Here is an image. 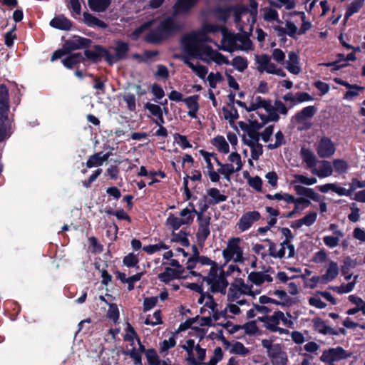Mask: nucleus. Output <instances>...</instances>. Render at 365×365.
Listing matches in <instances>:
<instances>
[{
    "label": "nucleus",
    "mask_w": 365,
    "mask_h": 365,
    "mask_svg": "<svg viewBox=\"0 0 365 365\" xmlns=\"http://www.w3.org/2000/svg\"><path fill=\"white\" fill-rule=\"evenodd\" d=\"M198 304H201L200 313L204 317L198 318V324L202 326H214V322L223 317V314L217 311V304L215 302L212 296L207 293H201L197 299Z\"/></svg>",
    "instance_id": "4"
},
{
    "label": "nucleus",
    "mask_w": 365,
    "mask_h": 365,
    "mask_svg": "<svg viewBox=\"0 0 365 365\" xmlns=\"http://www.w3.org/2000/svg\"><path fill=\"white\" fill-rule=\"evenodd\" d=\"M248 280L257 287L261 286L264 282H271L273 280L269 271L252 272L248 275Z\"/></svg>",
    "instance_id": "22"
},
{
    "label": "nucleus",
    "mask_w": 365,
    "mask_h": 365,
    "mask_svg": "<svg viewBox=\"0 0 365 365\" xmlns=\"http://www.w3.org/2000/svg\"><path fill=\"white\" fill-rule=\"evenodd\" d=\"M315 148L318 155L321 158H329L335 153L334 143L327 137L320 139L316 144Z\"/></svg>",
    "instance_id": "18"
},
{
    "label": "nucleus",
    "mask_w": 365,
    "mask_h": 365,
    "mask_svg": "<svg viewBox=\"0 0 365 365\" xmlns=\"http://www.w3.org/2000/svg\"><path fill=\"white\" fill-rule=\"evenodd\" d=\"M166 225L173 230V231L178 230L181 226L185 225L182 223L180 217L173 214H170L166 220Z\"/></svg>",
    "instance_id": "48"
},
{
    "label": "nucleus",
    "mask_w": 365,
    "mask_h": 365,
    "mask_svg": "<svg viewBox=\"0 0 365 365\" xmlns=\"http://www.w3.org/2000/svg\"><path fill=\"white\" fill-rule=\"evenodd\" d=\"M284 63L286 69L292 74L297 75L302 71L299 55L294 51L289 52L288 58Z\"/></svg>",
    "instance_id": "21"
},
{
    "label": "nucleus",
    "mask_w": 365,
    "mask_h": 365,
    "mask_svg": "<svg viewBox=\"0 0 365 365\" xmlns=\"http://www.w3.org/2000/svg\"><path fill=\"white\" fill-rule=\"evenodd\" d=\"M322 296L320 292H317L309 297L308 302L310 306L317 309H324L327 304L322 300Z\"/></svg>",
    "instance_id": "47"
},
{
    "label": "nucleus",
    "mask_w": 365,
    "mask_h": 365,
    "mask_svg": "<svg viewBox=\"0 0 365 365\" xmlns=\"http://www.w3.org/2000/svg\"><path fill=\"white\" fill-rule=\"evenodd\" d=\"M230 353L245 356L249 353V350L242 343L236 341L232 344Z\"/></svg>",
    "instance_id": "60"
},
{
    "label": "nucleus",
    "mask_w": 365,
    "mask_h": 365,
    "mask_svg": "<svg viewBox=\"0 0 365 365\" xmlns=\"http://www.w3.org/2000/svg\"><path fill=\"white\" fill-rule=\"evenodd\" d=\"M83 59V57L82 55L80 53H76L65 58L63 61V63L66 67L71 68L74 65L81 62Z\"/></svg>",
    "instance_id": "52"
},
{
    "label": "nucleus",
    "mask_w": 365,
    "mask_h": 365,
    "mask_svg": "<svg viewBox=\"0 0 365 365\" xmlns=\"http://www.w3.org/2000/svg\"><path fill=\"white\" fill-rule=\"evenodd\" d=\"M302 162L304 163L307 168L314 169L317 163V158L314 153L309 149L302 148L300 152Z\"/></svg>",
    "instance_id": "32"
},
{
    "label": "nucleus",
    "mask_w": 365,
    "mask_h": 365,
    "mask_svg": "<svg viewBox=\"0 0 365 365\" xmlns=\"http://www.w3.org/2000/svg\"><path fill=\"white\" fill-rule=\"evenodd\" d=\"M339 274L338 264L333 261H331L328 265L327 271L322 276V283L327 284L333 281Z\"/></svg>",
    "instance_id": "34"
},
{
    "label": "nucleus",
    "mask_w": 365,
    "mask_h": 365,
    "mask_svg": "<svg viewBox=\"0 0 365 365\" xmlns=\"http://www.w3.org/2000/svg\"><path fill=\"white\" fill-rule=\"evenodd\" d=\"M109 157L108 153L102 154L101 153H96L89 158L86 163L88 168L98 167L103 165Z\"/></svg>",
    "instance_id": "40"
},
{
    "label": "nucleus",
    "mask_w": 365,
    "mask_h": 365,
    "mask_svg": "<svg viewBox=\"0 0 365 365\" xmlns=\"http://www.w3.org/2000/svg\"><path fill=\"white\" fill-rule=\"evenodd\" d=\"M199 96L194 95L183 99V102L187 108V115L192 118L197 119V112L200 109L198 103Z\"/></svg>",
    "instance_id": "24"
},
{
    "label": "nucleus",
    "mask_w": 365,
    "mask_h": 365,
    "mask_svg": "<svg viewBox=\"0 0 365 365\" xmlns=\"http://www.w3.org/2000/svg\"><path fill=\"white\" fill-rule=\"evenodd\" d=\"M260 213L258 211H248L245 212L239 219L236 226L241 232L248 230L255 222L260 219Z\"/></svg>",
    "instance_id": "17"
},
{
    "label": "nucleus",
    "mask_w": 365,
    "mask_h": 365,
    "mask_svg": "<svg viewBox=\"0 0 365 365\" xmlns=\"http://www.w3.org/2000/svg\"><path fill=\"white\" fill-rule=\"evenodd\" d=\"M349 356L345 350L341 347L331 348L324 350L320 356V360L328 364L334 365V363Z\"/></svg>",
    "instance_id": "15"
},
{
    "label": "nucleus",
    "mask_w": 365,
    "mask_h": 365,
    "mask_svg": "<svg viewBox=\"0 0 365 365\" xmlns=\"http://www.w3.org/2000/svg\"><path fill=\"white\" fill-rule=\"evenodd\" d=\"M317 189L323 193H327L331 190L336 192L339 196H348L350 194L349 190L338 185L336 183H327L325 185H319L317 187Z\"/></svg>",
    "instance_id": "31"
},
{
    "label": "nucleus",
    "mask_w": 365,
    "mask_h": 365,
    "mask_svg": "<svg viewBox=\"0 0 365 365\" xmlns=\"http://www.w3.org/2000/svg\"><path fill=\"white\" fill-rule=\"evenodd\" d=\"M235 103L246 111H255L258 115L260 121L257 119L250 120L252 128L255 129H260L267 122L277 121L279 119V113L283 115L287 113V108L282 102L277 101L272 104L271 101L259 96H251L247 102L237 100Z\"/></svg>",
    "instance_id": "2"
},
{
    "label": "nucleus",
    "mask_w": 365,
    "mask_h": 365,
    "mask_svg": "<svg viewBox=\"0 0 365 365\" xmlns=\"http://www.w3.org/2000/svg\"><path fill=\"white\" fill-rule=\"evenodd\" d=\"M233 283L242 294L248 295L255 298L260 293L259 289H253V285L245 283L244 280L241 278L235 279Z\"/></svg>",
    "instance_id": "25"
},
{
    "label": "nucleus",
    "mask_w": 365,
    "mask_h": 365,
    "mask_svg": "<svg viewBox=\"0 0 365 365\" xmlns=\"http://www.w3.org/2000/svg\"><path fill=\"white\" fill-rule=\"evenodd\" d=\"M257 63V68L259 72H266L269 74L276 75L280 77H285L286 73L281 68L277 66L274 63L272 62L271 58L267 54H261L255 56Z\"/></svg>",
    "instance_id": "13"
},
{
    "label": "nucleus",
    "mask_w": 365,
    "mask_h": 365,
    "mask_svg": "<svg viewBox=\"0 0 365 365\" xmlns=\"http://www.w3.org/2000/svg\"><path fill=\"white\" fill-rule=\"evenodd\" d=\"M237 304L230 303L227 304L225 311L230 312L234 315H237L241 312V309L239 305L243 306L247 304V301L245 299H240L236 302Z\"/></svg>",
    "instance_id": "57"
},
{
    "label": "nucleus",
    "mask_w": 365,
    "mask_h": 365,
    "mask_svg": "<svg viewBox=\"0 0 365 365\" xmlns=\"http://www.w3.org/2000/svg\"><path fill=\"white\" fill-rule=\"evenodd\" d=\"M312 173L318 176L319 178H324L331 176L333 173V167L331 164L327 160L319 162L318 168L316 167L312 170Z\"/></svg>",
    "instance_id": "27"
},
{
    "label": "nucleus",
    "mask_w": 365,
    "mask_h": 365,
    "mask_svg": "<svg viewBox=\"0 0 365 365\" xmlns=\"http://www.w3.org/2000/svg\"><path fill=\"white\" fill-rule=\"evenodd\" d=\"M110 4V0H88V4L91 10L97 12L105 11Z\"/></svg>",
    "instance_id": "46"
},
{
    "label": "nucleus",
    "mask_w": 365,
    "mask_h": 365,
    "mask_svg": "<svg viewBox=\"0 0 365 365\" xmlns=\"http://www.w3.org/2000/svg\"><path fill=\"white\" fill-rule=\"evenodd\" d=\"M242 239L238 237H232L226 242V247L222 250V255L226 263L234 262L242 263L245 261L244 248L242 245Z\"/></svg>",
    "instance_id": "9"
},
{
    "label": "nucleus",
    "mask_w": 365,
    "mask_h": 365,
    "mask_svg": "<svg viewBox=\"0 0 365 365\" xmlns=\"http://www.w3.org/2000/svg\"><path fill=\"white\" fill-rule=\"evenodd\" d=\"M235 103L246 111H255L258 115L260 121L257 119L250 120L252 128L255 129H260L267 122L277 121L279 119V113L283 115L287 113V108L282 102L277 101L272 104L271 101L259 96H251L247 102L237 100Z\"/></svg>",
    "instance_id": "3"
},
{
    "label": "nucleus",
    "mask_w": 365,
    "mask_h": 365,
    "mask_svg": "<svg viewBox=\"0 0 365 365\" xmlns=\"http://www.w3.org/2000/svg\"><path fill=\"white\" fill-rule=\"evenodd\" d=\"M207 284L212 292H219L225 294L228 286L225 271L222 267L214 266L210 268L207 276L205 277Z\"/></svg>",
    "instance_id": "10"
},
{
    "label": "nucleus",
    "mask_w": 365,
    "mask_h": 365,
    "mask_svg": "<svg viewBox=\"0 0 365 365\" xmlns=\"http://www.w3.org/2000/svg\"><path fill=\"white\" fill-rule=\"evenodd\" d=\"M197 1V0H179L173 7L174 14L178 15L187 12Z\"/></svg>",
    "instance_id": "35"
},
{
    "label": "nucleus",
    "mask_w": 365,
    "mask_h": 365,
    "mask_svg": "<svg viewBox=\"0 0 365 365\" xmlns=\"http://www.w3.org/2000/svg\"><path fill=\"white\" fill-rule=\"evenodd\" d=\"M171 241L179 242L182 246H188L189 245V240L187 237V234L182 230H180L177 233H175V231H173Z\"/></svg>",
    "instance_id": "51"
},
{
    "label": "nucleus",
    "mask_w": 365,
    "mask_h": 365,
    "mask_svg": "<svg viewBox=\"0 0 365 365\" xmlns=\"http://www.w3.org/2000/svg\"><path fill=\"white\" fill-rule=\"evenodd\" d=\"M145 108L149 110L150 114L154 117L153 120L158 125H161L165 123L163 118V110L158 105L147 103Z\"/></svg>",
    "instance_id": "28"
},
{
    "label": "nucleus",
    "mask_w": 365,
    "mask_h": 365,
    "mask_svg": "<svg viewBox=\"0 0 365 365\" xmlns=\"http://www.w3.org/2000/svg\"><path fill=\"white\" fill-rule=\"evenodd\" d=\"M358 276H355L354 281L347 284H342L340 286H332L330 289L338 294H346L351 292L355 287Z\"/></svg>",
    "instance_id": "44"
},
{
    "label": "nucleus",
    "mask_w": 365,
    "mask_h": 365,
    "mask_svg": "<svg viewBox=\"0 0 365 365\" xmlns=\"http://www.w3.org/2000/svg\"><path fill=\"white\" fill-rule=\"evenodd\" d=\"M223 358L222 350L220 347H217L214 349L213 354L210 357L207 364H200V365H216Z\"/></svg>",
    "instance_id": "59"
},
{
    "label": "nucleus",
    "mask_w": 365,
    "mask_h": 365,
    "mask_svg": "<svg viewBox=\"0 0 365 365\" xmlns=\"http://www.w3.org/2000/svg\"><path fill=\"white\" fill-rule=\"evenodd\" d=\"M363 0H354L347 8L345 14V19H348L355 13H357L362 7Z\"/></svg>",
    "instance_id": "54"
},
{
    "label": "nucleus",
    "mask_w": 365,
    "mask_h": 365,
    "mask_svg": "<svg viewBox=\"0 0 365 365\" xmlns=\"http://www.w3.org/2000/svg\"><path fill=\"white\" fill-rule=\"evenodd\" d=\"M8 90L6 86H0V142L9 138L11 134V123L7 118L9 111Z\"/></svg>",
    "instance_id": "8"
},
{
    "label": "nucleus",
    "mask_w": 365,
    "mask_h": 365,
    "mask_svg": "<svg viewBox=\"0 0 365 365\" xmlns=\"http://www.w3.org/2000/svg\"><path fill=\"white\" fill-rule=\"evenodd\" d=\"M343 237H339L336 235H327L323 237V242L325 245L329 248H334L338 246L340 240Z\"/></svg>",
    "instance_id": "61"
},
{
    "label": "nucleus",
    "mask_w": 365,
    "mask_h": 365,
    "mask_svg": "<svg viewBox=\"0 0 365 365\" xmlns=\"http://www.w3.org/2000/svg\"><path fill=\"white\" fill-rule=\"evenodd\" d=\"M91 41L88 38L80 36H74L65 42L63 48L66 51H68L69 52L71 51L86 47L89 45Z\"/></svg>",
    "instance_id": "23"
},
{
    "label": "nucleus",
    "mask_w": 365,
    "mask_h": 365,
    "mask_svg": "<svg viewBox=\"0 0 365 365\" xmlns=\"http://www.w3.org/2000/svg\"><path fill=\"white\" fill-rule=\"evenodd\" d=\"M100 299L108 304L109 307L107 312V317L114 322H116L120 316L117 304L108 302L103 296H101Z\"/></svg>",
    "instance_id": "45"
},
{
    "label": "nucleus",
    "mask_w": 365,
    "mask_h": 365,
    "mask_svg": "<svg viewBox=\"0 0 365 365\" xmlns=\"http://www.w3.org/2000/svg\"><path fill=\"white\" fill-rule=\"evenodd\" d=\"M125 339L130 341L132 342V344H134L135 341H136L138 345L140 346L141 351L143 349V345L141 344L140 341L135 331L130 324L128 325V331L125 335Z\"/></svg>",
    "instance_id": "58"
},
{
    "label": "nucleus",
    "mask_w": 365,
    "mask_h": 365,
    "mask_svg": "<svg viewBox=\"0 0 365 365\" xmlns=\"http://www.w3.org/2000/svg\"><path fill=\"white\" fill-rule=\"evenodd\" d=\"M315 108L313 106H307L302 110L301 112L296 114L294 119L299 123H303L307 118H309L315 113Z\"/></svg>",
    "instance_id": "43"
},
{
    "label": "nucleus",
    "mask_w": 365,
    "mask_h": 365,
    "mask_svg": "<svg viewBox=\"0 0 365 365\" xmlns=\"http://www.w3.org/2000/svg\"><path fill=\"white\" fill-rule=\"evenodd\" d=\"M310 200L311 199H309L307 197H304V196L296 197L295 203H294V205H295L294 210H296V211L302 210L308 207L312 204Z\"/></svg>",
    "instance_id": "55"
},
{
    "label": "nucleus",
    "mask_w": 365,
    "mask_h": 365,
    "mask_svg": "<svg viewBox=\"0 0 365 365\" xmlns=\"http://www.w3.org/2000/svg\"><path fill=\"white\" fill-rule=\"evenodd\" d=\"M207 196L210 198V202L212 204H218L227 200V196L223 195L217 188H210L207 190Z\"/></svg>",
    "instance_id": "41"
},
{
    "label": "nucleus",
    "mask_w": 365,
    "mask_h": 365,
    "mask_svg": "<svg viewBox=\"0 0 365 365\" xmlns=\"http://www.w3.org/2000/svg\"><path fill=\"white\" fill-rule=\"evenodd\" d=\"M313 325L314 329L322 334H330L331 329L327 326L324 321H323L320 318H314L313 319Z\"/></svg>",
    "instance_id": "50"
},
{
    "label": "nucleus",
    "mask_w": 365,
    "mask_h": 365,
    "mask_svg": "<svg viewBox=\"0 0 365 365\" xmlns=\"http://www.w3.org/2000/svg\"><path fill=\"white\" fill-rule=\"evenodd\" d=\"M222 38L220 48L232 52L235 50H249L252 47L250 40L245 35L234 34L225 29L221 30Z\"/></svg>",
    "instance_id": "6"
},
{
    "label": "nucleus",
    "mask_w": 365,
    "mask_h": 365,
    "mask_svg": "<svg viewBox=\"0 0 365 365\" xmlns=\"http://www.w3.org/2000/svg\"><path fill=\"white\" fill-rule=\"evenodd\" d=\"M115 55L113 57L110 58L109 56H108V60L110 63L117 61L119 59L124 58L126 55V53L128 49V44L123 42H118L115 47Z\"/></svg>",
    "instance_id": "37"
},
{
    "label": "nucleus",
    "mask_w": 365,
    "mask_h": 365,
    "mask_svg": "<svg viewBox=\"0 0 365 365\" xmlns=\"http://www.w3.org/2000/svg\"><path fill=\"white\" fill-rule=\"evenodd\" d=\"M293 178L294 180L291 182V184L293 185L294 190L298 195L307 197L314 202H319L321 196L319 193L312 188L299 185H313L317 182L316 178L308 177L302 174H294Z\"/></svg>",
    "instance_id": "7"
},
{
    "label": "nucleus",
    "mask_w": 365,
    "mask_h": 365,
    "mask_svg": "<svg viewBox=\"0 0 365 365\" xmlns=\"http://www.w3.org/2000/svg\"><path fill=\"white\" fill-rule=\"evenodd\" d=\"M51 26L61 29L69 30L71 28V22L63 16H57L50 21Z\"/></svg>",
    "instance_id": "39"
},
{
    "label": "nucleus",
    "mask_w": 365,
    "mask_h": 365,
    "mask_svg": "<svg viewBox=\"0 0 365 365\" xmlns=\"http://www.w3.org/2000/svg\"><path fill=\"white\" fill-rule=\"evenodd\" d=\"M348 299L352 304H355L354 308L346 311L348 315H354L359 311H361L365 315V301L355 295H349Z\"/></svg>",
    "instance_id": "33"
},
{
    "label": "nucleus",
    "mask_w": 365,
    "mask_h": 365,
    "mask_svg": "<svg viewBox=\"0 0 365 365\" xmlns=\"http://www.w3.org/2000/svg\"><path fill=\"white\" fill-rule=\"evenodd\" d=\"M184 62L200 78H205V76L207 74V68L205 66L200 64L197 61H195L192 58H187L184 60Z\"/></svg>",
    "instance_id": "30"
},
{
    "label": "nucleus",
    "mask_w": 365,
    "mask_h": 365,
    "mask_svg": "<svg viewBox=\"0 0 365 365\" xmlns=\"http://www.w3.org/2000/svg\"><path fill=\"white\" fill-rule=\"evenodd\" d=\"M212 144L220 153L228 154L230 153L229 144L222 135L215 137L212 140Z\"/></svg>",
    "instance_id": "38"
},
{
    "label": "nucleus",
    "mask_w": 365,
    "mask_h": 365,
    "mask_svg": "<svg viewBox=\"0 0 365 365\" xmlns=\"http://www.w3.org/2000/svg\"><path fill=\"white\" fill-rule=\"evenodd\" d=\"M197 220L199 221V227L197 232V238L198 242L203 243L207 237L210 235V217H202L201 214H197Z\"/></svg>",
    "instance_id": "20"
},
{
    "label": "nucleus",
    "mask_w": 365,
    "mask_h": 365,
    "mask_svg": "<svg viewBox=\"0 0 365 365\" xmlns=\"http://www.w3.org/2000/svg\"><path fill=\"white\" fill-rule=\"evenodd\" d=\"M187 354V360L191 365L204 364L203 361L206 356V349L195 344L192 339H188L182 346Z\"/></svg>",
    "instance_id": "12"
},
{
    "label": "nucleus",
    "mask_w": 365,
    "mask_h": 365,
    "mask_svg": "<svg viewBox=\"0 0 365 365\" xmlns=\"http://www.w3.org/2000/svg\"><path fill=\"white\" fill-rule=\"evenodd\" d=\"M145 356L149 365H160V360L155 350H147Z\"/></svg>",
    "instance_id": "64"
},
{
    "label": "nucleus",
    "mask_w": 365,
    "mask_h": 365,
    "mask_svg": "<svg viewBox=\"0 0 365 365\" xmlns=\"http://www.w3.org/2000/svg\"><path fill=\"white\" fill-rule=\"evenodd\" d=\"M222 115L230 123H233L239 117L237 110L234 108H223Z\"/></svg>",
    "instance_id": "53"
},
{
    "label": "nucleus",
    "mask_w": 365,
    "mask_h": 365,
    "mask_svg": "<svg viewBox=\"0 0 365 365\" xmlns=\"http://www.w3.org/2000/svg\"><path fill=\"white\" fill-rule=\"evenodd\" d=\"M229 163H225L223 168V173L227 176L231 178V175L242 170L243 167V162L240 155L236 151L232 152L227 157Z\"/></svg>",
    "instance_id": "16"
},
{
    "label": "nucleus",
    "mask_w": 365,
    "mask_h": 365,
    "mask_svg": "<svg viewBox=\"0 0 365 365\" xmlns=\"http://www.w3.org/2000/svg\"><path fill=\"white\" fill-rule=\"evenodd\" d=\"M269 357L273 365H287L288 362L287 353L282 350L281 346L278 348L277 351L269 355Z\"/></svg>",
    "instance_id": "36"
},
{
    "label": "nucleus",
    "mask_w": 365,
    "mask_h": 365,
    "mask_svg": "<svg viewBox=\"0 0 365 365\" xmlns=\"http://www.w3.org/2000/svg\"><path fill=\"white\" fill-rule=\"evenodd\" d=\"M190 207H185L182 209L179 212V217L185 225H190L192 223L195 215H197V212L196 211L194 205L192 203H189Z\"/></svg>",
    "instance_id": "29"
},
{
    "label": "nucleus",
    "mask_w": 365,
    "mask_h": 365,
    "mask_svg": "<svg viewBox=\"0 0 365 365\" xmlns=\"http://www.w3.org/2000/svg\"><path fill=\"white\" fill-rule=\"evenodd\" d=\"M235 68L237 71L242 72L245 70L247 67V61L245 58L242 57H235L231 63Z\"/></svg>",
    "instance_id": "63"
},
{
    "label": "nucleus",
    "mask_w": 365,
    "mask_h": 365,
    "mask_svg": "<svg viewBox=\"0 0 365 365\" xmlns=\"http://www.w3.org/2000/svg\"><path fill=\"white\" fill-rule=\"evenodd\" d=\"M257 14V4L255 1L250 2V8L241 6L235 8V20L241 31L246 34L252 31Z\"/></svg>",
    "instance_id": "5"
},
{
    "label": "nucleus",
    "mask_w": 365,
    "mask_h": 365,
    "mask_svg": "<svg viewBox=\"0 0 365 365\" xmlns=\"http://www.w3.org/2000/svg\"><path fill=\"white\" fill-rule=\"evenodd\" d=\"M317 217V215L314 212H311L307 214L303 218L297 222V226H302L304 225L306 226H310L314 223Z\"/></svg>",
    "instance_id": "56"
},
{
    "label": "nucleus",
    "mask_w": 365,
    "mask_h": 365,
    "mask_svg": "<svg viewBox=\"0 0 365 365\" xmlns=\"http://www.w3.org/2000/svg\"><path fill=\"white\" fill-rule=\"evenodd\" d=\"M83 21L88 26H97L99 28H106V24L104 21L98 19L88 13H84L83 15Z\"/></svg>",
    "instance_id": "42"
},
{
    "label": "nucleus",
    "mask_w": 365,
    "mask_h": 365,
    "mask_svg": "<svg viewBox=\"0 0 365 365\" xmlns=\"http://www.w3.org/2000/svg\"><path fill=\"white\" fill-rule=\"evenodd\" d=\"M146 325L155 326L162 324L161 315L160 311H156L150 316L149 315L144 322Z\"/></svg>",
    "instance_id": "62"
},
{
    "label": "nucleus",
    "mask_w": 365,
    "mask_h": 365,
    "mask_svg": "<svg viewBox=\"0 0 365 365\" xmlns=\"http://www.w3.org/2000/svg\"><path fill=\"white\" fill-rule=\"evenodd\" d=\"M266 326L268 329L272 331H278L280 334H287L288 330L279 327L280 323L282 325L291 328L294 325V322L289 313L284 314L282 312H274L272 315L266 319Z\"/></svg>",
    "instance_id": "11"
},
{
    "label": "nucleus",
    "mask_w": 365,
    "mask_h": 365,
    "mask_svg": "<svg viewBox=\"0 0 365 365\" xmlns=\"http://www.w3.org/2000/svg\"><path fill=\"white\" fill-rule=\"evenodd\" d=\"M255 130V128H253V130H249L247 131V135L245 136L243 138L244 143L249 147L259 143V133Z\"/></svg>",
    "instance_id": "49"
},
{
    "label": "nucleus",
    "mask_w": 365,
    "mask_h": 365,
    "mask_svg": "<svg viewBox=\"0 0 365 365\" xmlns=\"http://www.w3.org/2000/svg\"><path fill=\"white\" fill-rule=\"evenodd\" d=\"M222 29L213 24H205L202 31L188 34L182 38V47L192 56L207 63L215 62L217 65L230 64L227 58L205 45V42L209 41L206 34L215 33L219 30L221 31Z\"/></svg>",
    "instance_id": "1"
},
{
    "label": "nucleus",
    "mask_w": 365,
    "mask_h": 365,
    "mask_svg": "<svg viewBox=\"0 0 365 365\" xmlns=\"http://www.w3.org/2000/svg\"><path fill=\"white\" fill-rule=\"evenodd\" d=\"M158 278L160 281L168 283L174 279L188 278V275H185L182 271L167 267L163 272L158 274Z\"/></svg>",
    "instance_id": "26"
},
{
    "label": "nucleus",
    "mask_w": 365,
    "mask_h": 365,
    "mask_svg": "<svg viewBox=\"0 0 365 365\" xmlns=\"http://www.w3.org/2000/svg\"><path fill=\"white\" fill-rule=\"evenodd\" d=\"M176 29H178V26L174 23L173 18H168L160 24L154 38L155 40L163 38Z\"/></svg>",
    "instance_id": "19"
},
{
    "label": "nucleus",
    "mask_w": 365,
    "mask_h": 365,
    "mask_svg": "<svg viewBox=\"0 0 365 365\" xmlns=\"http://www.w3.org/2000/svg\"><path fill=\"white\" fill-rule=\"evenodd\" d=\"M269 255L275 258H282L287 256L289 258L294 255V247L288 240L275 245L271 243L269 247Z\"/></svg>",
    "instance_id": "14"
}]
</instances>
